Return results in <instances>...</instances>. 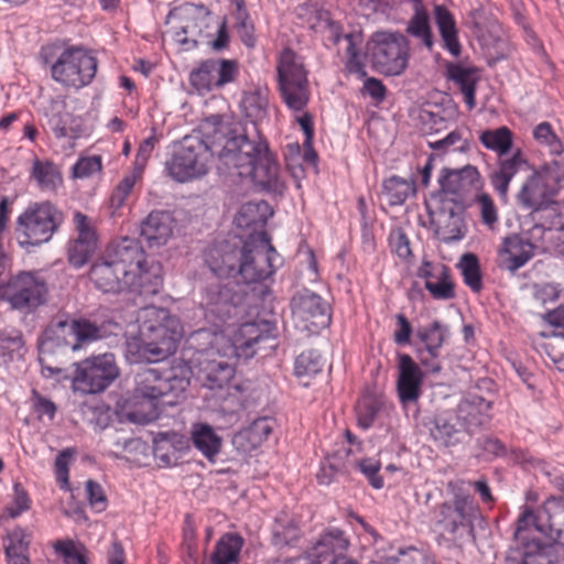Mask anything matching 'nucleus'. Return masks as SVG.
I'll use <instances>...</instances> for the list:
<instances>
[{"label":"nucleus","mask_w":564,"mask_h":564,"mask_svg":"<svg viewBox=\"0 0 564 564\" xmlns=\"http://www.w3.org/2000/svg\"><path fill=\"white\" fill-rule=\"evenodd\" d=\"M76 238L67 246V260L74 268L85 265L97 249V236L89 218L80 212L74 215Z\"/></svg>","instance_id":"23"},{"label":"nucleus","mask_w":564,"mask_h":564,"mask_svg":"<svg viewBox=\"0 0 564 564\" xmlns=\"http://www.w3.org/2000/svg\"><path fill=\"white\" fill-rule=\"evenodd\" d=\"M383 192L391 205H401L409 196L415 194V185L412 180L391 176L384 181Z\"/></svg>","instance_id":"45"},{"label":"nucleus","mask_w":564,"mask_h":564,"mask_svg":"<svg viewBox=\"0 0 564 564\" xmlns=\"http://www.w3.org/2000/svg\"><path fill=\"white\" fill-rule=\"evenodd\" d=\"M272 431L273 422L268 417H260L248 427L236 433L232 437V444L237 451L247 454L258 448Z\"/></svg>","instance_id":"35"},{"label":"nucleus","mask_w":564,"mask_h":564,"mask_svg":"<svg viewBox=\"0 0 564 564\" xmlns=\"http://www.w3.org/2000/svg\"><path fill=\"white\" fill-rule=\"evenodd\" d=\"M529 171L531 173L516 195L517 203L533 212L545 209L554 202L561 182L564 181V163L552 161L539 170L531 166Z\"/></svg>","instance_id":"7"},{"label":"nucleus","mask_w":564,"mask_h":564,"mask_svg":"<svg viewBox=\"0 0 564 564\" xmlns=\"http://www.w3.org/2000/svg\"><path fill=\"white\" fill-rule=\"evenodd\" d=\"M349 541L345 536L344 531L332 528L325 530L318 540L305 552L302 561L307 564H322L332 556H344V552L348 549ZM301 562V558L297 560Z\"/></svg>","instance_id":"29"},{"label":"nucleus","mask_w":564,"mask_h":564,"mask_svg":"<svg viewBox=\"0 0 564 564\" xmlns=\"http://www.w3.org/2000/svg\"><path fill=\"white\" fill-rule=\"evenodd\" d=\"M292 315L297 328L317 333L330 323L329 305L317 294L303 292L292 300Z\"/></svg>","instance_id":"18"},{"label":"nucleus","mask_w":564,"mask_h":564,"mask_svg":"<svg viewBox=\"0 0 564 564\" xmlns=\"http://www.w3.org/2000/svg\"><path fill=\"white\" fill-rule=\"evenodd\" d=\"M47 124L56 138H77L80 129L64 101H53L46 110Z\"/></svg>","instance_id":"36"},{"label":"nucleus","mask_w":564,"mask_h":564,"mask_svg":"<svg viewBox=\"0 0 564 564\" xmlns=\"http://www.w3.org/2000/svg\"><path fill=\"white\" fill-rule=\"evenodd\" d=\"M435 223V232L441 240L451 242L463 238L464 219L460 210L443 207L437 214Z\"/></svg>","instance_id":"39"},{"label":"nucleus","mask_w":564,"mask_h":564,"mask_svg":"<svg viewBox=\"0 0 564 564\" xmlns=\"http://www.w3.org/2000/svg\"><path fill=\"white\" fill-rule=\"evenodd\" d=\"M250 171H245L240 177L250 176L262 189L282 194L285 189V182L274 155L270 152L267 142L264 149L259 151L250 164Z\"/></svg>","instance_id":"22"},{"label":"nucleus","mask_w":564,"mask_h":564,"mask_svg":"<svg viewBox=\"0 0 564 564\" xmlns=\"http://www.w3.org/2000/svg\"><path fill=\"white\" fill-rule=\"evenodd\" d=\"M241 241H221L208 248L205 261L213 273L220 278L238 275L241 262Z\"/></svg>","instance_id":"27"},{"label":"nucleus","mask_w":564,"mask_h":564,"mask_svg":"<svg viewBox=\"0 0 564 564\" xmlns=\"http://www.w3.org/2000/svg\"><path fill=\"white\" fill-rule=\"evenodd\" d=\"M187 381L176 376L163 377L158 369L145 368L135 376V388L129 403L137 408L127 412V417L135 423H148L158 417L159 404H173L174 400H164L170 395L177 397L185 390Z\"/></svg>","instance_id":"4"},{"label":"nucleus","mask_w":564,"mask_h":564,"mask_svg":"<svg viewBox=\"0 0 564 564\" xmlns=\"http://www.w3.org/2000/svg\"><path fill=\"white\" fill-rule=\"evenodd\" d=\"M63 220L62 213L51 203L30 205L17 219L15 234L21 246L47 242Z\"/></svg>","instance_id":"12"},{"label":"nucleus","mask_w":564,"mask_h":564,"mask_svg":"<svg viewBox=\"0 0 564 564\" xmlns=\"http://www.w3.org/2000/svg\"><path fill=\"white\" fill-rule=\"evenodd\" d=\"M268 100L260 93H250L242 99V108L247 117L252 120H259L264 117Z\"/></svg>","instance_id":"54"},{"label":"nucleus","mask_w":564,"mask_h":564,"mask_svg":"<svg viewBox=\"0 0 564 564\" xmlns=\"http://www.w3.org/2000/svg\"><path fill=\"white\" fill-rule=\"evenodd\" d=\"M429 145L435 151H446L451 147H455L456 150L463 151L467 147V141L463 140L462 131L456 129L443 139L429 141Z\"/></svg>","instance_id":"58"},{"label":"nucleus","mask_w":564,"mask_h":564,"mask_svg":"<svg viewBox=\"0 0 564 564\" xmlns=\"http://www.w3.org/2000/svg\"><path fill=\"white\" fill-rule=\"evenodd\" d=\"M175 219L167 210H152L140 223V237L148 248L165 246L173 236Z\"/></svg>","instance_id":"30"},{"label":"nucleus","mask_w":564,"mask_h":564,"mask_svg":"<svg viewBox=\"0 0 564 564\" xmlns=\"http://www.w3.org/2000/svg\"><path fill=\"white\" fill-rule=\"evenodd\" d=\"M422 382L423 372L420 366L409 355H400L397 390L403 404L417 401L422 392Z\"/></svg>","instance_id":"31"},{"label":"nucleus","mask_w":564,"mask_h":564,"mask_svg":"<svg viewBox=\"0 0 564 564\" xmlns=\"http://www.w3.org/2000/svg\"><path fill=\"white\" fill-rule=\"evenodd\" d=\"M520 541L525 546L522 564H556V555L551 544H541L534 538Z\"/></svg>","instance_id":"44"},{"label":"nucleus","mask_w":564,"mask_h":564,"mask_svg":"<svg viewBox=\"0 0 564 564\" xmlns=\"http://www.w3.org/2000/svg\"><path fill=\"white\" fill-rule=\"evenodd\" d=\"M261 325L268 326L267 323L248 322L240 326L237 334V343L241 348H251L259 340L267 338L264 332L261 330Z\"/></svg>","instance_id":"53"},{"label":"nucleus","mask_w":564,"mask_h":564,"mask_svg":"<svg viewBox=\"0 0 564 564\" xmlns=\"http://www.w3.org/2000/svg\"><path fill=\"white\" fill-rule=\"evenodd\" d=\"M24 346V340L19 332L12 334L0 333V355L12 357L13 354H20Z\"/></svg>","instance_id":"60"},{"label":"nucleus","mask_w":564,"mask_h":564,"mask_svg":"<svg viewBox=\"0 0 564 564\" xmlns=\"http://www.w3.org/2000/svg\"><path fill=\"white\" fill-rule=\"evenodd\" d=\"M237 289L238 284L234 282H212L203 291L200 306L206 314L225 321L231 317L242 301V294Z\"/></svg>","instance_id":"19"},{"label":"nucleus","mask_w":564,"mask_h":564,"mask_svg":"<svg viewBox=\"0 0 564 564\" xmlns=\"http://www.w3.org/2000/svg\"><path fill=\"white\" fill-rule=\"evenodd\" d=\"M55 551L64 557L66 564H87L83 544H77L72 540H59L54 544Z\"/></svg>","instance_id":"51"},{"label":"nucleus","mask_w":564,"mask_h":564,"mask_svg":"<svg viewBox=\"0 0 564 564\" xmlns=\"http://www.w3.org/2000/svg\"><path fill=\"white\" fill-rule=\"evenodd\" d=\"M250 171H245L240 177L250 176L262 189L282 194L285 189V182L274 155L270 152L267 142L264 149L259 151L250 164Z\"/></svg>","instance_id":"21"},{"label":"nucleus","mask_w":564,"mask_h":564,"mask_svg":"<svg viewBox=\"0 0 564 564\" xmlns=\"http://www.w3.org/2000/svg\"><path fill=\"white\" fill-rule=\"evenodd\" d=\"M32 175L43 189L54 191L62 183L58 167L48 161L35 160Z\"/></svg>","instance_id":"46"},{"label":"nucleus","mask_w":564,"mask_h":564,"mask_svg":"<svg viewBox=\"0 0 564 564\" xmlns=\"http://www.w3.org/2000/svg\"><path fill=\"white\" fill-rule=\"evenodd\" d=\"M531 529L564 546V496L550 497L536 511L525 507L518 519L514 539L525 541Z\"/></svg>","instance_id":"8"},{"label":"nucleus","mask_w":564,"mask_h":564,"mask_svg":"<svg viewBox=\"0 0 564 564\" xmlns=\"http://www.w3.org/2000/svg\"><path fill=\"white\" fill-rule=\"evenodd\" d=\"M237 30L241 41L248 47H253L256 44V37L253 35V26L248 22L247 13L243 10L237 12Z\"/></svg>","instance_id":"62"},{"label":"nucleus","mask_w":564,"mask_h":564,"mask_svg":"<svg viewBox=\"0 0 564 564\" xmlns=\"http://www.w3.org/2000/svg\"><path fill=\"white\" fill-rule=\"evenodd\" d=\"M441 188L451 194L464 195L481 186V177L476 166L444 169L440 177Z\"/></svg>","instance_id":"34"},{"label":"nucleus","mask_w":564,"mask_h":564,"mask_svg":"<svg viewBox=\"0 0 564 564\" xmlns=\"http://www.w3.org/2000/svg\"><path fill=\"white\" fill-rule=\"evenodd\" d=\"M358 466L362 474H365L371 486L376 489H380L383 486V480L380 476H378V471L380 469V464L377 460L372 459H362L358 463Z\"/></svg>","instance_id":"64"},{"label":"nucleus","mask_w":564,"mask_h":564,"mask_svg":"<svg viewBox=\"0 0 564 564\" xmlns=\"http://www.w3.org/2000/svg\"><path fill=\"white\" fill-rule=\"evenodd\" d=\"M299 538V528L290 521L286 525L281 529L276 528L273 532V542L276 546L290 545Z\"/></svg>","instance_id":"63"},{"label":"nucleus","mask_w":564,"mask_h":564,"mask_svg":"<svg viewBox=\"0 0 564 564\" xmlns=\"http://www.w3.org/2000/svg\"><path fill=\"white\" fill-rule=\"evenodd\" d=\"M448 78L452 79L464 95V100L469 109L476 105L475 90L479 80L478 70L473 67H465L458 64H452L447 67Z\"/></svg>","instance_id":"40"},{"label":"nucleus","mask_w":564,"mask_h":564,"mask_svg":"<svg viewBox=\"0 0 564 564\" xmlns=\"http://www.w3.org/2000/svg\"><path fill=\"white\" fill-rule=\"evenodd\" d=\"M101 329L88 319H74L64 312L52 317L39 343V361L43 369L61 373L69 351L86 348L100 339Z\"/></svg>","instance_id":"3"},{"label":"nucleus","mask_w":564,"mask_h":564,"mask_svg":"<svg viewBox=\"0 0 564 564\" xmlns=\"http://www.w3.org/2000/svg\"><path fill=\"white\" fill-rule=\"evenodd\" d=\"M465 283L475 292L481 289V275L478 258L474 253H465L459 261Z\"/></svg>","instance_id":"48"},{"label":"nucleus","mask_w":564,"mask_h":564,"mask_svg":"<svg viewBox=\"0 0 564 564\" xmlns=\"http://www.w3.org/2000/svg\"><path fill=\"white\" fill-rule=\"evenodd\" d=\"M106 259L123 267L132 278L144 273V251L135 238L121 237L112 240L104 251Z\"/></svg>","instance_id":"24"},{"label":"nucleus","mask_w":564,"mask_h":564,"mask_svg":"<svg viewBox=\"0 0 564 564\" xmlns=\"http://www.w3.org/2000/svg\"><path fill=\"white\" fill-rule=\"evenodd\" d=\"M389 564H435V561L425 552L409 547L402 550L395 556L389 557Z\"/></svg>","instance_id":"55"},{"label":"nucleus","mask_w":564,"mask_h":564,"mask_svg":"<svg viewBox=\"0 0 564 564\" xmlns=\"http://www.w3.org/2000/svg\"><path fill=\"white\" fill-rule=\"evenodd\" d=\"M297 121L305 134L304 148L306 149L303 159L307 162L314 163L317 159L316 152L312 148L314 128H313V119L308 113H304L302 117L297 118Z\"/></svg>","instance_id":"56"},{"label":"nucleus","mask_w":564,"mask_h":564,"mask_svg":"<svg viewBox=\"0 0 564 564\" xmlns=\"http://www.w3.org/2000/svg\"><path fill=\"white\" fill-rule=\"evenodd\" d=\"M533 134L536 140L547 144L550 147L552 153L561 154L564 151V147H563L562 142L553 133L550 123H547V122L540 123L534 129Z\"/></svg>","instance_id":"57"},{"label":"nucleus","mask_w":564,"mask_h":564,"mask_svg":"<svg viewBox=\"0 0 564 564\" xmlns=\"http://www.w3.org/2000/svg\"><path fill=\"white\" fill-rule=\"evenodd\" d=\"M199 131L210 143L213 156L218 159L217 167L224 173L241 176L246 170L250 171V164L264 149V141L250 140L240 123L226 121L219 115L203 120Z\"/></svg>","instance_id":"2"},{"label":"nucleus","mask_w":564,"mask_h":564,"mask_svg":"<svg viewBox=\"0 0 564 564\" xmlns=\"http://www.w3.org/2000/svg\"><path fill=\"white\" fill-rule=\"evenodd\" d=\"M213 156L210 143L203 134L188 135L183 139L180 149L166 162L169 175L184 183L207 174Z\"/></svg>","instance_id":"11"},{"label":"nucleus","mask_w":564,"mask_h":564,"mask_svg":"<svg viewBox=\"0 0 564 564\" xmlns=\"http://www.w3.org/2000/svg\"><path fill=\"white\" fill-rule=\"evenodd\" d=\"M476 204L479 207L482 223L494 227L498 220V212L492 198L488 194L481 193L476 197Z\"/></svg>","instance_id":"59"},{"label":"nucleus","mask_w":564,"mask_h":564,"mask_svg":"<svg viewBox=\"0 0 564 564\" xmlns=\"http://www.w3.org/2000/svg\"><path fill=\"white\" fill-rule=\"evenodd\" d=\"M330 30L333 32L334 44H339L340 42H344V44H345V51H346L347 55L349 56V59H348L349 70L359 73L361 76H365L366 72L364 70V65L359 62V55H358V51L356 48V40L359 36L354 33H348L344 37H341L339 34H337L335 32L334 28H332Z\"/></svg>","instance_id":"50"},{"label":"nucleus","mask_w":564,"mask_h":564,"mask_svg":"<svg viewBox=\"0 0 564 564\" xmlns=\"http://www.w3.org/2000/svg\"><path fill=\"white\" fill-rule=\"evenodd\" d=\"M380 408L381 402L376 397L364 395L356 406L358 424L364 429L370 427L380 411Z\"/></svg>","instance_id":"49"},{"label":"nucleus","mask_w":564,"mask_h":564,"mask_svg":"<svg viewBox=\"0 0 564 564\" xmlns=\"http://www.w3.org/2000/svg\"><path fill=\"white\" fill-rule=\"evenodd\" d=\"M238 73L236 61L231 59H207L191 72V84L198 91H209L219 88L235 80Z\"/></svg>","instance_id":"20"},{"label":"nucleus","mask_w":564,"mask_h":564,"mask_svg":"<svg viewBox=\"0 0 564 564\" xmlns=\"http://www.w3.org/2000/svg\"><path fill=\"white\" fill-rule=\"evenodd\" d=\"M56 45H47L41 51V58L51 64L54 80L66 87L82 88L88 85L97 72V59L79 46H70L59 54Z\"/></svg>","instance_id":"6"},{"label":"nucleus","mask_w":564,"mask_h":564,"mask_svg":"<svg viewBox=\"0 0 564 564\" xmlns=\"http://www.w3.org/2000/svg\"><path fill=\"white\" fill-rule=\"evenodd\" d=\"M534 253V245L518 235L505 238L498 252L497 263L499 268L516 272L523 267Z\"/></svg>","instance_id":"32"},{"label":"nucleus","mask_w":564,"mask_h":564,"mask_svg":"<svg viewBox=\"0 0 564 564\" xmlns=\"http://www.w3.org/2000/svg\"><path fill=\"white\" fill-rule=\"evenodd\" d=\"M434 13L445 47L454 56H458L460 53V44L457 39V30L453 14L443 6H436Z\"/></svg>","instance_id":"42"},{"label":"nucleus","mask_w":564,"mask_h":564,"mask_svg":"<svg viewBox=\"0 0 564 564\" xmlns=\"http://www.w3.org/2000/svg\"><path fill=\"white\" fill-rule=\"evenodd\" d=\"M367 47L372 66L381 74L398 76L408 67L409 41L399 32H376Z\"/></svg>","instance_id":"13"},{"label":"nucleus","mask_w":564,"mask_h":564,"mask_svg":"<svg viewBox=\"0 0 564 564\" xmlns=\"http://www.w3.org/2000/svg\"><path fill=\"white\" fill-rule=\"evenodd\" d=\"M479 140L486 149L499 155L497 167L490 173L489 180L499 196L507 200L511 180L519 173H528L531 164L520 149H517L511 156H505L510 152L513 143V133L508 127L484 130Z\"/></svg>","instance_id":"5"},{"label":"nucleus","mask_w":564,"mask_h":564,"mask_svg":"<svg viewBox=\"0 0 564 564\" xmlns=\"http://www.w3.org/2000/svg\"><path fill=\"white\" fill-rule=\"evenodd\" d=\"M490 406V402L481 397L466 399L459 403L456 416L440 414L434 417L433 426L430 429L431 436L445 446H454L463 441L465 433L460 420L467 425H481Z\"/></svg>","instance_id":"10"},{"label":"nucleus","mask_w":564,"mask_h":564,"mask_svg":"<svg viewBox=\"0 0 564 564\" xmlns=\"http://www.w3.org/2000/svg\"><path fill=\"white\" fill-rule=\"evenodd\" d=\"M405 32L420 40L429 50L433 46V34L430 25V17L425 9L416 7L414 14L408 22Z\"/></svg>","instance_id":"43"},{"label":"nucleus","mask_w":564,"mask_h":564,"mask_svg":"<svg viewBox=\"0 0 564 564\" xmlns=\"http://www.w3.org/2000/svg\"><path fill=\"white\" fill-rule=\"evenodd\" d=\"M101 170L100 156L83 158L73 166V176L78 178L89 177Z\"/></svg>","instance_id":"61"},{"label":"nucleus","mask_w":564,"mask_h":564,"mask_svg":"<svg viewBox=\"0 0 564 564\" xmlns=\"http://www.w3.org/2000/svg\"><path fill=\"white\" fill-rule=\"evenodd\" d=\"M279 254L265 231L249 234L241 243L238 275L245 283H257L270 278L276 268Z\"/></svg>","instance_id":"9"},{"label":"nucleus","mask_w":564,"mask_h":564,"mask_svg":"<svg viewBox=\"0 0 564 564\" xmlns=\"http://www.w3.org/2000/svg\"><path fill=\"white\" fill-rule=\"evenodd\" d=\"M119 377V368L112 354L86 358L77 364L73 386L84 394L106 390Z\"/></svg>","instance_id":"17"},{"label":"nucleus","mask_w":564,"mask_h":564,"mask_svg":"<svg viewBox=\"0 0 564 564\" xmlns=\"http://www.w3.org/2000/svg\"><path fill=\"white\" fill-rule=\"evenodd\" d=\"M278 79L281 97L286 106L294 111L304 109L310 99L307 73L301 58L291 50L286 48L281 53Z\"/></svg>","instance_id":"16"},{"label":"nucleus","mask_w":564,"mask_h":564,"mask_svg":"<svg viewBox=\"0 0 564 564\" xmlns=\"http://www.w3.org/2000/svg\"><path fill=\"white\" fill-rule=\"evenodd\" d=\"M271 215L268 203L248 202L243 204L235 216V224L238 228L252 229L250 234L264 231L268 216Z\"/></svg>","instance_id":"38"},{"label":"nucleus","mask_w":564,"mask_h":564,"mask_svg":"<svg viewBox=\"0 0 564 564\" xmlns=\"http://www.w3.org/2000/svg\"><path fill=\"white\" fill-rule=\"evenodd\" d=\"M245 541L238 533H225L216 543L210 564H237Z\"/></svg>","instance_id":"41"},{"label":"nucleus","mask_w":564,"mask_h":564,"mask_svg":"<svg viewBox=\"0 0 564 564\" xmlns=\"http://www.w3.org/2000/svg\"><path fill=\"white\" fill-rule=\"evenodd\" d=\"M46 281L34 272H20L4 284H0V299L8 302L13 310L29 314L47 301Z\"/></svg>","instance_id":"14"},{"label":"nucleus","mask_w":564,"mask_h":564,"mask_svg":"<svg viewBox=\"0 0 564 564\" xmlns=\"http://www.w3.org/2000/svg\"><path fill=\"white\" fill-rule=\"evenodd\" d=\"M417 275L425 280V288L435 300L455 297L454 283L445 264L424 261L419 268Z\"/></svg>","instance_id":"33"},{"label":"nucleus","mask_w":564,"mask_h":564,"mask_svg":"<svg viewBox=\"0 0 564 564\" xmlns=\"http://www.w3.org/2000/svg\"><path fill=\"white\" fill-rule=\"evenodd\" d=\"M212 351L200 352L196 370V380L209 390H221L234 379L235 368L224 359H213Z\"/></svg>","instance_id":"26"},{"label":"nucleus","mask_w":564,"mask_h":564,"mask_svg":"<svg viewBox=\"0 0 564 564\" xmlns=\"http://www.w3.org/2000/svg\"><path fill=\"white\" fill-rule=\"evenodd\" d=\"M447 334V327L438 321L416 330L417 338L424 344V349L419 350V358L430 372L437 373L442 369L437 358Z\"/></svg>","instance_id":"28"},{"label":"nucleus","mask_w":564,"mask_h":564,"mask_svg":"<svg viewBox=\"0 0 564 564\" xmlns=\"http://www.w3.org/2000/svg\"><path fill=\"white\" fill-rule=\"evenodd\" d=\"M89 279L98 290L106 293L121 292L135 280L123 267L106 259L104 253L90 267Z\"/></svg>","instance_id":"25"},{"label":"nucleus","mask_w":564,"mask_h":564,"mask_svg":"<svg viewBox=\"0 0 564 564\" xmlns=\"http://www.w3.org/2000/svg\"><path fill=\"white\" fill-rule=\"evenodd\" d=\"M478 517L474 499L467 495H456L452 501H445L435 510V525L448 541L459 542L473 530Z\"/></svg>","instance_id":"15"},{"label":"nucleus","mask_w":564,"mask_h":564,"mask_svg":"<svg viewBox=\"0 0 564 564\" xmlns=\"http://www.w3.org/2000/svg\"><path fill=\"white\" fill-rule=\"evenodd\" d=\"M137 330L126 334V355L131 362H159L176 351L183 335L180 319L166 308L139 310Z\"/></svg>","instance_id":"1"},{"label":"nucleus","mask_w":564,"mask_h":564,"mask_svg":"<svg viewBox=\"0 0 564 564\" xmlns=\"http://www.w3.org/2000/svg\"><path fill=\"white\" fill-rule=\"evenodd\" d=\"M29 542L24 541L22 534L13 532L9 536V544L6 546V554L9 564H29L26 555Z\"/></svg>","instance_id":"52"},{"label":"nucleus","mask_w":564,"mask_h":564,"mask_svg":"<svg viewBox=\"0 0 564 564\" xmlns=\"http://www.w3.org/2000/svg\"><path fill=\"white\" fill-rule=\"evenodd\" d=\"M324 360L316 350H306L300 354L294 362V373L296 377H311L322 371Z\"/></svg>","instance_id":"47"},{"label":"nucleus","mask_w":564,"mask_h":564,"mask_svg":"<svg viewBox=\"0 0 564 564\" xmlns=\"http://www.w3.org/2000/svg\"><path fill=\"white\" fill-rule=\"evenodd\" d=\"M189 441L209 462L214 463L223 446V438L207 423H194L189 431Z\"/></svg>","instance_id":"37"}]
</instances>
